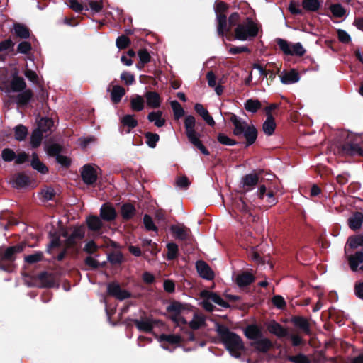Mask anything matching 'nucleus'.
Listing matches in <instances>:
<instances>
[{"instance_id": "nucleus-1", "label": "nucleus", "mask_w": 363, "mask_h": 363, "mask_svg": "<svg viewBox=\"0 0 363 363\" xmlns=\"http://www.w3.org/2000/svg\"><path fill=\"white\" fill-rule=\"evenodd\" d=\"M216 332L230 354L236 359L240 358L242 352L245 350V344L241 337L230 331L227 326L221 324H217Z\"/></svg>"}, {"instance_id": "nucleus-2", "label": "nucleus", "mask_w": 363, "mask_h": 363, "mask_svg": "<svg viewBox=\"0 0 363 363\" xmlns=\"http://www.w3.org/2000/svg\"><path fill=\"white\" fill-rule=\"evenodd\" d=\"M229 121L234 125L233 135L238 137L242 135L245 137L246 147H249L255 143L258 131L253 124H248L234 113L230 114Z\"/></svg>"}, {"instance_id": "nucleus-3", "label": "nucleus", "mask_w": 363, "mask_h": 363, "mask_svg": "<svg viewBox=\"0 0 363 363\" xmlns=\"http://www.w3.org/2000/svg\"><path fill=\"white\" fill-rule=\"evenodd\" d=\"M23 244L10 246L4 250L0 249V269L8 272H13L16 267V256L23 252Z\"/></svg>"}, {"instance_id": "nucleus-4", "label": "nucleus", "mask_w": 363, "mask_h": 363, "mask_svg": "<svg viewBox=\"0 0 363 363\" xmlns=\"http://www.w3.org/2000/svg\"><path fill=\"white\" fill-rule=\"evenodd\" d=\"M195 126V118L191 115L187 116L184 119V128L188 140L204 155H209L210 152L200 140V135L196 131Z\"/></svg>"}, {"instance_id": "nucleus-5", "label": "nucleus", "mask_w": 363, "mask_h": 363, "mask_svg": "<svg viewBox=\"0 0 363 363\" xmlns=\"http://www.w3.org/2000/svg\"><path fill=\"white\" fill-rule=\"evenodd\" d=\"M258 33V28L251 19L247 18L243 23L238 24L235 29V37L239 40H247L255 37Z\"/></svg>"}, {"instance_id": "nucleus-6", "label": "nucleus", "mask_w": 363, "mask_h": 363, "mask_svg": "<svg viewBox=\"0 0 363 363\" xmlns=\"http://www.w3.org/2000/svg\"><path fill=\"white\" fill-rule=\"evenodd\" d=\"M99 171L101 169L93 164H84L80 170L81 177L83 182L86 185H93L98 179Z\"/></svg>"}, {"instance_id": "nucleus-7", "label": "nucleus", "mask_w": 363, "mask_h": 363, "mask_svg": "<svg viewBox=\"0 0 363 363\" xmlns=\"http://www.w3.org/2000/svg\"><path fill=\"white\" fill-rule=\"evenodd\" d=\"M277 43L281 51L289 55L303 56L306 50L300 43H290L284 39L279 38Z\"/></svg>"}, {"instance_id": "nucleus-8", "label": "nucleus", "mask_w": 363, "mask_h": 363, "mask_svg": "<svg viewBox=\"0 0 363 363\" xmlns=\"http://www.w3.org/2000/svg\"><path fill=\"white\" fill-rule=\"evenodd\" d=\"M127 321L133 323L140 332L146 333H151L154 327L160 323V320L147 316H143L140 320L129 318Z\"/></svg>"}, {"instance_id": "nucleus-9", "label": "nucleus", "mask_w": 363, "mask_h": 363, "mask_svg": "<svg viewBox=\"0 0 363 363\" xmlns=\"http://www.w3.org/2000/svg\"><path fill=\"white\" fill-rule=\"evenodd\" d=\"M339 150L344 155L363 157V149L357 142L350 138L340 145Z\"/></svg>"}, {"instance_id": "nucleus-10", "label": "nucleus", "mask_w": 363, "mask_h": 363, "mask_svg": "<svg viewBox=\"0 0 363 363\" xmlns=\"http://www.w3.org/2000/svg\"><path fill=\"white\" fill-rule=\"evenodd\" d=\"M62 236L66 238L65 245L67 248L74 247L79 240L84 238V230L82 227H75L72 233L69 235L67 232H64Z\"/></svg>"}, {"instance_id": "nucleus-11", "label": "nucleus", "mask_w": 363, "mask_h": 363, "mask_svg": "<svg viewBox=\"0 0 363 363\" xmlns=\"http://www.w3.org/2000/svg\"><path fill=\"white\" fill-rule=\"evenodd\" d=\"M189 306L182 303L177 301H173L167 307V312L169 313L168 318L174 323H177V318L181 315L184 311L188 309Z\"/></svg>"}, {"instance_id": "nucleus-12", "label": "nucleus", "mask_w": 363, "mask_h": 363, "mask_svg": "<svg viewBox=\"0 0 363 363\" xmlns=\"http://www.w3.org/2000/svg\"><path fill=\"white\" fill-rule=\"evenodd\" d=\"M107 294L116 298L123 301L132 297L130 292L122 289L120 284L116 281L109 283L107 286Z\"/></svg>"}, {"instance_id": "nucleus-13", "label": "nucleus", "mask_w": 363, "mask_h": 363, "mask_svg": "<svg viewBox=\"0 0 363 363\" xmlns=\"http://www.w3.org/2000/svg\"><path fill=\"white\" fill-rule=\"evenodd\" d=\"M348 264L352 272H363V252L357 251L348 257Z\"/></svg>"}, {"instance_id": "nucleus-14", "label": "nucleus", "mask_w": 363, "mask_h": 363, "mask_svg": "<svg viewBox=\"0 0 363 363\" xmlns=\"http://www.w3.org/2000/svg\"><path fill=\"white\" fill-rule=\"evenodd\" d=\"M196 268L201 277L206 280L214 279V272L210 266L203 260H199L196 263Z\"/></svg>"}, {"instance_id": "nucleus-15", "label": "nucleus", "mask_w": 363, "mask_h": 363, "mask_svg": "<svg viewBox=\"0 0 363 363\" xmlns=\"http://www.w3.org/2000/svg\"><path fill=\"white\" fill-rule=\"evenodd\" d=\"M267 329L270 333L279 338L286 337L289 335L287 329L274 320L269 321L267 324Z\"/></svg>"}, {"instance_id": "nucleus-16", "label": "nucleus", "mask_w": 363, "mask_h": 363, "mask_svg": "<svg viewBox=\"0 0 363 363\" xmlns=\"http://www.w3.org/2000/svg\"><path fill=\"white\" fill-rule=\"evenodd\" d=\"M259 183V175L257 174H248L245 175L242 179V187L243 189L242 193L246 192L254 189Z\"/></svg>"}, {"instance_id": "nucleus-17", "label": "nucleus", "mask_w": 363, "mask_h": 363, "mask_svg": "<svg viewBox=\"0 0 363 363\" xmlns=\"http://www.w3.org/2000/svg\"><path fill=\"white\" fill-rule=\"evenodd\" d=\"M100 217L105 221L111 222L116 219L117 213L111 204L104 203L100 209Z\"/></svg>"}, {"instance_id": "nucleus-18", "label": "nucleus", "mask_w": 363, "mask_h": 363, "mask_svg": "<svg viewBox=\"0 0 363 363\" xmlns=\"http://www.w3.org/2000/svg\"><path fill=\"white\" fill-rule=\"evenodd\" d=\"M244 334L248 340L253 342L263 336L262 328L257 324L248 325L244 330Z\"/></svg>"}, {"instance_id": "nucleus-19", "label": "nucleus", "mask_w": 363, "mask_h": 363, "mask_svg": "<svg viewBox=\"0 0 363 363\" xmlns=\"http://www.w3.org/2000/svg\"><path fill=\"white\" fill-rule=\"evenodd\" d=\"M250 345L257 351L262 353L267 352L273 347L272 341L263 337L257 339L256 341L252 342Z\"/></svg>"}, {"instance_id": "nucleus-20", "label": "nucleus", "mask_w": 363, "mask_h": 363, "mask_svg": "<svg viewBox=\"0 0 363 363\" xmlns=\"http://www.w3.org/2000/svg\"><path fill=\"white\" fill-rule=\"evenodd\" d=\"M255 281V277L248 272H244L238 274L235 279V283L240 288L248 286Z\"/></svg>"}, {"instance_id": "nucleus-21", "label": "nucleus", "mask_w": 363, "mask_h": 363, "mask_svg": "<svg viewBox=\"0 0 363 363\" xmlns=\"http://www.w3.org/2000/svg\"><path fill=\"white\" fill-rule=\"evenodd\" d=\"M37 278L40 282L41 287L52 288L55 286V279L52 273L42 272L38 274Z\"/></svg>"}, {"instance_id": "nucleus-22", "label": "nucleus", "mask_w": 363, "mask_h": 363, "mask_svg": "<svg viewBox=\"0 0 363 363\" xmlns=\"http://www.w3.org/2000/svg\"><path fill=\"white\" fill-rule=\"evenodd\" d=\"M11 182L15 188L21 189L28 186L30 179L25 173L19 172L13 175Z\"/></svg>"}, {"instance_id": "nucleus-23", "label": "nucleus", "mask_w": 363, "mask_h": 363, "mask_svg": "<svg viewBox=\"0 0 363 363\" xmlns=\"http://www.w3.org/2000/svg\"><path fill=\"white\" fill-rule=\"evenodd\" d=\"M347 223L350 229L352 230H357L361 228L363 223V213L360 211H355L348 218Z\"/></svg>"}, {"instance_id": "nucleus-24", "label": "nucleus", "mask_w": 363, "mask_h": 363, "mask_svg": "<svg viewBox=\"0 0 363 363\" xmlns=\"http://www.w3.org/2000/svg\"><path fill=\"white\" fill-rule=\"evenodd\" d=\"M281 82L285 84H290L297 82L299 80V74L295 69L288 72H281L279 74Z\"/></svg>"}, {"instance_id": "nucleus-25", "label": "nucleus", "mask_w": 363, "mask_h": 363, "mask_svg": "<svg viewBox=\"0 0 363 363\" xmlns=\"http://www.w3.org/2000/svg\"><path fill=\"white\" fill-rule=\"evenodd\" d=\"M136 214L135 206L130 203H125L121 207V215L124 221L130 220Z\"/></svg>"}, {"instance_id": "nucleus-26", "label": "nucleus", "mask_w": 363, "mask_h": 363, "mask_svg": "<svg viewBox=\"0 0 363 363\" xmlns=\"http://www.w3.org/2000/svg\"><path fill=\"white\" fill-rule=\"evenodd\" d=\"M170 230L177 240L185 241L189 237L190 230L184 226L180 227L173 225L171 226Z\"/></svg>"}, {"instance_id": "nucleus-27", "label": "nucleus", "mask_w": 363, "mask_h": 363, "mask_svg": "<svg viewBox=\"0 0 363 363\" xmlns=\"http://www.w3.org/2000/svg\"><path fill=\"white\" fill-rule=\"evenodd\" d=\"M293 324L306 335H311V328L308 320L303 316H294L291 318Z\"/></svg>"}, {"instance_id": "nucleus-28", "label": "nucleus", "mask_w": 363, "mask_h": 363, "mask_svg": "<svg viewBox=\"0 0 363 363\" xmlns=\"http://www.w3.org/2000/svg\"><path fill=\"white\" fill-rule=\"evenodd\" d=\"M145 98L146 99L147 105L150 108H159L162 103V99L158 92H145Z\"/></svg>"}, {"instance_id": "nucleus-29", "label": "nucleus", "mask_w": 363, "mask_h": 363, "mask_svg": "<svg viewBox=\"0 0 363 363\" xmlns=\"http://www.w3.org/2000/svg\"><path fill=\"white\" fill-rule=\"evenodd\" d=\"M34 101L33 92H18L16 96V104L20 107H25L28 103Z\"/></svg>"}, {"instance_id": "nucleus-30", "label": "nucleus", "mask_w": 363, "mask_h": 363, "mask_svg": "<svg viewBox=\"0 0 363 363\" xmlns=\"http://www.w3.org/2000/svg\"><path fill=\"white\" fill-rule=\"evenodd\" d=\"M121 123L123 127H126L125 129V133H130L131 130L138 126V122L134 118L133 115L127 114L125 115L121 120Z\"/></svg>"}, {"instance_id": "nucleus-31", "label": "nucleus", "mask_w": 363, "mask_h": 363, "mask_svg": "<svg viewBox=\"0 0 363 363\" xmlns=\"http://www.w3.org/2000/svg\"><path fill=\"white\" fill-rule=\"evenodd\" d=\"M218 32L220 35H223L224 34L229 32L231 29V26L228 24L225 14H218Z\"/></svg>"}, {"instance_id": "nucleus-32", "label": "nucleus", "mask_w": 363, "mask_h": 363, "mask_svg": "<svg viewBox=\"0 0 363 363\" xmlns=\"http://www.w3.org/2000/svg\"><path fill=\"white\" fill-rule=\"evenodd\" d=\"M30 165L33 169L43 174H47L49 171L46 165L40 160L38 155L35 152L32 154Z\"/></svg>"}, {"instance_id": "nucleus-33", "label": "nucleus", "mask_w": 363, "mask_h": 363, "mask_svg": "<svg viewBox=\"0 0 363 363\" xmlns=\"http://www.w3.org/2000/svg\"><path fill=\"white\" fill-rule=\"evenodd\" d=\"M160 342H167L170 345H179L184 340L182 337L178 334H161L159 337Z\"/></svg>"}, {"instance_id": "nucleus-34", "label": "nucleus", "mask_w": 363, "mask_h": 363, "mask_svg": "<svg viewBox=\"0 0 363 363\" xmlns=\"http://www.w3.org/2000/svg\"><path fill=\"white\" fill-rule=\"evenodd\" d=\"M276 122L273 116H268L262 124V130L267 135H272L276 128Z\"/></svg>"}, {"instance_id": "nucleus-35", "label": "nucleus", "mask_w": 363, "mask_h": 363, "mask_svg": "<svg viewBox=\"0 0 363 363\" xmlns=\"http://www.w3.org/2000/svg\"><path fill=\"white\" fill-rule=\"evenodd\" d=\"M144 107L145 100L142 96L135 94L130 97V108L133 111H141Z\"/></svg>"}, {"instance_id": "nucleus-36", "label": "nucleus", "mask_w": 363, "mask_h": 363, "mask_svg": "<svg viewBox=\"0 0 363 363\" xmlns=\"http://www.w3.org/2000/svg\"><path fill=\"white\" fill-rule=\"evenodd\" d=\"M233 207L234 210L240 211V213L245 215L250 214V208L246 203V202L244 200V198L242 197L235 199L233 202Z\"/></svg>"}, {"instance_id": "nucleus-37", "label": "nucleus", "mask_w": 363, "mask_h": 363, "mask_svg": "<svg viewBox=\"0 0 363 363\" xmlns=\"http://www.w3.org/2000/svg\"><path fill=\"white\" fill-rule=\"evenodd\" d=\"M54 122L52 118L48 117L40 118L37 122V129H39L42 133H47L51 130L53 126Z\"/></svg>"}, {"instance_id": "nucleus-38", "label": "nucleus", "mask_w": 363, "mask_h": 363, "mask_svg": "<svg viewBox=\"0 0 363 363\" xmlns=\"http://www.w3.org/2000/svg\"><path fill=\"white\" fill-rule=\"evenodd\" d=\"M86 223L88 228L91 231H99L103 225L101 219L96 216H89L87 218Z\"/></svg>"}, {"instance_id": "nucleus-39", "label": "nucleus", "mask_w": 363, "mask_h": 363, "mask_svg": "<svg viewBox=\"0 0 363 363\" xmlns=\"http://www.w3.org/2000/svg\"><path fill=\"white\" fill-rule=\"evenodd\" d=\"M162 112L158 111L157 112H150L147 115V119L150 122H154L155 125L158 127H162L165 123V120L162 118Z\"/></svg>"}, {"instance_id": "nucleus-40", "label": "nucleus", "mask_w": 363, "mask_h": 363, "mask_svg": "<svg viewBox=\"0 0 363 363\" xmlns=\"http://www.w3.org/2000/svg\"><path fill=\"white\" fill-rule=\"evenodd\" d=\"M167 254L166 259L169 261L176 259L179 257V247L174 242H169L167 244Z\"/></svg>"}, {"instance_id": "nucleus-41", "label": "nucleus", "mask_w": 363, "mask_h": 363, "mask_svg": "<svg viewBox=\"0 0 363 363\" xmlns=\"http://www.w3.org/2000/svg\"><path fill=\"white\" fill-rule=\"evenodd\" d=\"M43 138V133H42L39 129L35 128L33 130L30 135V145L33 148L38 147Z\"/></svg>"}, {"instance_id": "nucleus-42", "label": "nucleus", "mask_w": 363, "mask_h": 363, "mask_svg": "<svg viewBox=\"0 0 363 363\" xmlns=\"http://www.w3.org/2000/svg\"><path fill=\"white\" fill-rule=\"evenodd\" d=\"M28 133V128L22 124L17 125L14 128V138L18 141L24 140L26 138Z\"/></svg>"}, {"instance_id": "nucleus-43", "label": "nucleus", "mask_w": 363, "mask_h": 363, "mask_svg": "<svg viewBox=\"0 0 363 363\" xmlns=\"http://www.w3.org/2000/svg\"><path fill=\"white\" fill-rule=\"evenodd\" d=\"M347 245L351 249H356L358 247H363V235H352L348 238Z\"/></svg>"}, {"instance_id": "nucleus-44", "label": "nucleus", "mask_w": 363, "mask_h": 363, "mask_svg": "<svg viewBox=\"0 0 363 363\" xmlns=\"http://www.w3.org/2000/svg\"><path fill=\"white\" fill-rule=\"evenodd\" d=\"M261 108V103L257 99H247L245 103V108L248 112L256 113Z\"/></svg>"}, {"instance_id": "nucleus-45", "label": "nucleus", "mask_w": 363, "mask_h": 363, "mask_svg": "<svg viewBox=\"0 0 363 363\" xmlns=\"http://www.w3.org/2000/svg\"><path fill=\"white\" fill-rule=\"evenodd\" d=\"M206 320L203 316L194 314V318L189 323V326L192 330H198L201 327L205 325Z\"/></svg>"}, {"instance_id": "nucleus-46", "label": "nucleus", "mask_w": 363, "mask_h": 363, "mask_svg": "<svg viewBox=\"0 0 363 363\" xmlns=\"http://www.w3.org/2000/svg\"><path fill=\"white\" fill-rule=\"evenodd\" d=\"M170 105L173 110L174 117L175 119L178 120L184 115L185 111L182 106H181V104L177 101H172L170 102Z\"/></svg>"}, {"instance_id": "nucleus-47", "label": "nucleus", "mask_w": 363, "mask_h": 363, "mask_svg": "<svg viewBox=\"0 0 363 363\" xmlns=\"http://www.w3.org/2000/svg\"><path fill=\"white\" fill-rule=\"evenodd\" d=\"M43 253L41 251H37L35 253L29 255H26L24 257V260L29 264H33L40 262L43 259Z\"/></svg>"}, {"instance_id": "nucleus-48", "label": "nucleus", "mask_w": 363, "mask_h": 363, "mask_svg": "<svg viewBox=\"0 0 363 363\" xmlns=\"http://www.w3.org/2000/svg\"><path fill=\"white\" fill-rule=\"evenodd\" d=\"M145 138L147 139L146 143L147 145L151 147L154 148L156 147L157 143L160 140V136L157 133H153L151 132H146L145 134Z\"/></svg>"}, {"instance_id": "nucleus-49", "label": "nucleus", "mask_w": 363, "mask_h": 363, "mask_svg": "<svg viewBox=\"0 0 363 363\" xmlns=\"http://www.w3.org/2000/svg\"><path fill=\"white\" fill-rule=\"evenodd\" d=\"M108 261L112 265L121 264L123 261V256L121 252H113L108 254Z\"/></svg>"}, {"instance_id": "nucleus-50", "label": "nucleus", "mask_w": 363, "mask_h": 363, "mask_svg": "<svg viewBox=\"0 0 363 363\" xmlns=\"http://www.w3.org/2000/svg\"><path fill=\"white\" fill-rule=\"evenodd\" d=\"M26 87V83L22 77L16 76L11 82L12 91H23Z\"/></svg>"}, {"instance_id": "nucleus-51", "label": "nucleus", "mask_w": 363, "mask_h": 363, "mask_svg": "<svg viewBox=\"0 0 363 363\" xmlns=\"http://www.w3.org/2000/svg\"><path fill=\"white\" fill-rule=\"evenodd\" d=\"M14 31L16 35L21 38H28L30 35L29 30L21 24H15Z\"/></svg>"}, {"instance_id": "nucleus-52", "label": "nucleus", "mask_w": 363, "mask_h": 363, "mask_svg": "<svg viewBox=\"0 0 363 363\" xmlns=\"http://www.w3.org/2000/svg\"><path fill=\"white\" fill-rule=\"evenodd\" d=\"M286 359L293 363H310L308 357L302 353L297 355H289Z\"/></svg>"}, {"instance_id": "nucleus-53", "label": "nucleus", "mask_w": 363, "mask_h": 363, "mask_svg": "<svg viewBox=\"0 0 363 363\" xmlns=\"http://www.w3.org/2000/svg\"><path fill=\"white\" fill-rule=\"evenodd\" d=\"M303 7L310 11H315L320 7L318 0H303L302 2Z\"/></svg>"}, {"instance_id": "nucleus-54", "label": "nucleus", "mask_w": 363, "mask_h": 363, "mask_svg": "<svg viewBox=\"0 0 363 363\" xmlns=\"http://www.w3.org/2000/svg\"><path fill=\"white\" fill-rule=\"evenodd\" d=\"M138 57L140 59V62L141 65L138 64L137 65V67L139 69H141L143 67L144 64L150 62V55L149 52H147V50L145 49L140 50L138 52Z\"/></svg>"}, {"instance_id": "nucleus-55", "label": "nucleus", "mask_w": 363, "mask_h": 363, "mask_svg": "<svg viewBox=\"0 0 363 363\" xmlns=\"http://www.w3.org/2000/svg\"><path fill=\"white\" fill-rule=\"evenodd\" d=\"M62 150V147L58 143H53L47 147V153L51 157H57L60 155Z\"/></svg>"}, {"instance_id": "nucleus-56", "label": "nucleus", "mask_w": 363, "mask_h": 363, "mask_svg": "<svg viewBox=\"0 0 363 363\" xmlns=\"http://www.w3.org/2000/svg\"><path fill=\"white\" fill-rule=\"evenodd\" d=\"M16 157V152L11 148H5L1 151V158L4 162H12Z\"/></svg>"}, {"instance_id": "nucleus-57", "label": "nucleus", "mask_w": 363, "mask_h": 363, "mask_svg": "<svg viewBox=\"0 0 363 363\" xmlns=\"http://www.w3.org/2000/svg\"><path fill=\"white\" fill-rule=\"evenodd\" d=\"M218 141L225 145L233 146L238 144V142L232 138H230L228 135L224 133H219L217 136Z\"/></svg>"}, {"instance_id": "nucleus-58", "label": "nucleus", "mask_w": 363, "mask_h": 363, "mask_svg": "<svg viewBox=\"0 0 363 363\" xmlns=\"http://www.w3.org/2000/svg\"><path fill=\"white\" fill-rule=\"evenodd\" d=\"M84 264L91 269H97L101 267H104L105 262L100 264L96 259L91 256H88L84 259Z\"/></svg>"}, {"instance_id": "nucleus-59", "label": "nucleus", "mask_w": 363, "mask_h": 363, "mask_svg": "<svg viewBox=\"0 0 363 363\" xmlns=\"http://www.w3.org/2000/svg\"><path fill=\"white\" fill-rule=\"evenodd\" d=\"M99 249L98 245L94 240L89 241L84 247L83 250L89 255H94L95 257H98L99 255L96 254Z\"/></svg>"}, {"instance_id": "nucleus-60", "label": "nucleus", "mask_w": 363, "mask_h": 363, "mask_svg": "<svg viewBox=\"0 0 363 363\" xmlns=\"http://www.w3.org/2000/svg\"><path fill=\"white\" fill-rule=\"evenodd\" d=\"M143 223L147 230H152L157 232L158 230L157 227L155 225L152 217L145 214L143 217Z\"/></svg>"}, {"instance_id": "nucleus-61", "label": "nucleus", "mask_w": 363, "mask_h": 363, "mask_svg": "<svg viewBox=\"0 0 363 363\" xmlns=\"http://www.w3.org/2000/svg\"><path fill=\"white\" fill-rule=\"evenodd\" d=\"M218 294L208 290H203L200 292V297L203 299H208L215 303L218 297Z\"/></svg>"}, {"instance_id": "nucleus-62", "label": "nucleus", "mask_w": 363, "mask_h": 363, "mask_svg": "<svg viewBox=\"0 0 363 363\" xmlns=\"http://www.w3.org/2000/svg\"><path fill=\"white\" fill-rule=\"evenodd\" d=\"M272 302L274 306L279 309H283L286 307V301L284 298L280 295H275L272 299Z\"/></svg>"}, {"instance_id": "nucleus-63", "label": "nucleus", "mask_w": 363, "mask_h": 363, "mask_svg": "<svg viewBox=\"0 0 363 363\" xmlns=\"http://www.w3.org/2000/svg\"><path fill=\"white\" fill-rule=\"evenodd\" d=\"M330 11L333 15L337 18L342 17L345 13V9L340 4H335L331 6Z\"/></svg>"}, {"instance_id": "nucleus-64", "label": "nucleus", "mask_w": 363, "mask_h": 363, "mask_svg": "<svg viewBox=\"0 0 363 363\" xmlns=\"http://www.w3.org/2000/svg\"><path fill=\"white\" fill-rule=\"evenodd\" d=\"M130 43L129 38L125 35L119 36L116 39V46L119 49H125L129 45Z\"/></svg>"}]
</instances>
